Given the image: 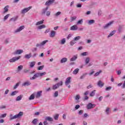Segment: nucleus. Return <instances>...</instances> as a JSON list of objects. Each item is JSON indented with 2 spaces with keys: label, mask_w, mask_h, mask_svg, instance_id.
Here are the masks:
<instances>
[{
  "label": "nucleus",
  "mask_w": 125,
  "mask_h": 125,
  "mask_svg": "<svg viewBox=\"0 0 125 125\" xmlns=\"http://www.w3.org/2000/svg\"><path fill=\"white\" fill-rule=\"evenodd\" d=\"M23 112L20 111L19 113V114L15 115L14 116L12 114H10V118L11 121H12V120H15V119H17L18 118H21V117L23 116Z\"/></svg>",
  "instance_id": "nucleus-1"
},
{
  "label": "nucleus",
  "mask_w": 125,
  "mask_h": 125,
  "mask_svg": "<svg viewBox=\"0 0 125 125\" xmlns=\"http://www.w3.org/2000/svg\"><path fill=\"white\" fill-rule=\"evenodd\" d=\"M48 122H49V123L51 124V122H53V118L49 116L46 117L45 118V121H44L43 124L44 125H49V123H48Z\"/></svg>",
  "instance_id": "nucleus-2"
},
{
  "label": "nucleus",
  "mask_w": 125,
  "mask_h": 125,
  "mask_svg": "<svg viewBox=\"0 0 125 125\" xmlns=\"http://www.w3.org/2000/svg\"><path fill=\"white\" fill-rule=\"evenodd\" d=\"M60 85H63V82L61 81L60 83L56 84L55 85H53L52 89L54 90H55V89H57V88H58Z\"/></svg>",
  "instance_id": "nucleus-3"
},
{
  "label": "nucleus",
  "mask_w": 125,
  "mask_h": 125,
  "mask_svg": "<svg viewBox=\"0 0 125 125\" xmlns=\"http://www.w3.org/2000/svg\"><path fill=\"white\" fill-rule=\"evenodd\" d=\"M46 42H48V40H45L41 42L40 43L36 44V46L37 47H41L42 46H43V45L46 44Z\"/></svg>",
  "instance_id": "nucleus-4"
},
{
  "label": "nucleus",
  "mask_w": 125,
  "mask_h": 125,
  "mask_svg": "<svg viewBox=\"0 0 125 125\" xmlns=\"http://www.w3.org/2000/svg\"><path fill=\"white\" fill-rule=\"evenodd\" d=\"M20 58H21V56L13 57L12 59L9 60V62H10V63H13V62H16V61L19 60Z\"/></svg>",
  "instance_id": "nucleus-5"
},
{
  "label": "nucleus",
  "mask_w": 125,
  "mask_h": 125,
  "mask_svg": "<svg viewBox=\"0 0 125 125\" xmlns=\"http://www.w3.org/2000/svg\"><path fill=\"white\" fill-rule=\"evenodd\" d=\"M95 106H96V104L90 103L87 105L86 107L88 110H90L91 109H93Z\"/></svg>",
  "instance_id": "nucleus-6"
},
{
  "label": "nucleus",
  "mask_w": 125,
  "mask_h": 125,
  "mask_svg": "<svg viewBox=\"0 0 125 125\" xmlns=\"http://www.w3.org/2000/svg\"><path fill=\"white\" fill-rule=\"evenodd\" d=\"M31 8H32V6H29V7L25 8L21 10V13H22V14H25V13H27V12H28V11H29V10H30Z\"/></svg>",
  "instance_id": "nucleus-7"
},
{
  "label": "nucleus",
  "mask_w": 125,
  "mask_h": 125,
  "mask_svg": "<svg viewBox=\"0 0 125 125\" xmlns=\"http://www.w3.org/2000/svg\"><path fill=\"white\" fill-rule=\"evenodd\" d=\"M113 23H114V21H110L109 22L106 24L103 27V29H104V30L108 29V28H109L110 26H111Z\"/></svg>",
  "instance_id": "nucleus-8"
},
{
  "label": "nucleus",
  "mask_w": 125,
  "mask_h": 125,
  "mask_svg": "<svg viewBox=\"0 0 125 125\" xmlns=\"http://www.w3.org/2000/svg\"><path fill=\"white\" fill-rule=\"evenodd\" d=\"M25 28V26L24 25L20 26L19 28L15 30L14 33L15 34H17V33H20L22 30H24Z\"/></svg>",
  "instance_id": "nucleus-9"
},
{
  "label": "nucleus",
  "mask_w": 125,
  "mask_h": 125,
  "mask_svg": "<svg viewBox=\"0 0 125 125\" xmlns=\"http://www.w3.org/2000/svg\"><path fill=\"white\" fill-rule=\"evenodd\" d=\"M54 1H55V0H48L45 2V5L49 6V5H51V4H52Z\"/></svg>",
  "instance_id": "nucleus-10"
},
{
  "label": "nucleus",
  "mask_w": 125,
  "mask_h": 125,
  "mask_svg": "<svg viewBox=\"0 0 125 125\" xmlns=\"http://www.w3.org/2000/svg\"><path fill=\"white\" fill-rule=\"evenodd\" d=\"M104 83L102 82L101 80L99 81L97 83V85L98 86H99V87H103V86H104Z\"/></svg>",
  "instance_id": "nucleus-11"
},
{
  "label": "nucleus",
  "mask_w": 125,
  "mask_h": 125,
  "mask_svg": "<svg viewBox=\"0 0 125 125\" xmlns=\"http://www.w3.org/2000/svg\"><path fill=\"white\" fill-rule=\"evenodd\" d=\"M21 53H23V50H17L13 53V54L14 55H17V54H21Z\"/></svg>",
  "instance_id": "nucleus-12"
},
{
  "label": "nucleus",
  "mask_w": 125,
  "mask_h": 125,
  "mask_svg": "<svg viewBox=\"0 0 125 125\" xmlns=\"http://www.w3.org/2000/svg\"><path fill=\"white\" fill-rule=\"evenodd\" d=\"M39 73H36L32 78H30V80L33 81L34 80H36V79H37V78H39Z\"/></svg>",
  "instance_id": "nucleus-13"
},
{
  "label": "nucleus",
  "mask_w": 125,
  "mask_h": 125,
  "mask_svg": "<svg viewBox=\"0 0 125 125\" xmlns=\"http://www.w3.org/2000/svg\"><path fill=\"white\" fill-rule=\"evenodd\" d=\"M69 83H71V77H70L66 79L65 84V85H68Z\"/></svg>",
  "instance_id": "nucleus-14"
},
{
  "label": "nucleus",
  "mask_w": 125,
  "mask_h": 125,
  "mask_svg": "<svg viewBox=\"0 0 125 125\" xmlns=\"http://www.w3.org/2000/svg\"><path fill=\"white\" fill-rule=\"evenodd\" d=\"M47 9H48V7H46V8H43L42 9V15H44L45 13H46V11H47Z\"/></svg>",
  "instance_id": "nucleus-15"
},
{
  "label": "nucleus",
  "mask_w": 125,
  "mask_h": 125,
  "mask_svg": "<svg viewBox=\"0 0 125 125\" xmlns=\"http://www.w3.org/2000/svg\"><path fill=\"white\" fill-rule=\"evenodd\" d=\"M42 91H38L37 93V94L36 95V98H40V97L42 96Z\"/></svg>",
  "instance_id": "nucleus-16"
},
{
  "label": "nucleus",
  "mask_w": 125,
  "mask_h": 125,
  "mask_svg": "<svg viewBox=\"0 0 125 125\" xmlns=\"http://www.w3.org/2000/svg\"><path fill=\"white\" fill-rule=\"evenodd\" d=\"M70 30L72 31H77L78 30V26L74 25L70 27Z\"/></svg>",
  "instance_id": "nucleus-17"
},
{
  "label": "nucleus",
  "mask_w": 125,
  "mask_h": 125,
  "mask_svg": "<svg viewBox=\"0 0 125 125\" xmlns=\"http://www.w3.org/2000/svg\"><path fill=\"white\" fill-rule=\"evenodd\" d=\"M77 59H78V55L73 56V57L70 59V61H76Z\"/></svg>",
  "instance_id": "nucleus-18"
},
{
  "label": "nucleus",
  "mask_w": 125,
  "mask_h": 125,
  "mask_svg": "<svg viewBox=\"0 0 125 125\" xmlns=\"http://www.w3.org/2000/svg\"><path fill=\"white\" fill-rule=\"evenodd\" d=\"M56 34V32L55 31L52 30L50 34V38H54V37H55Z\"/></svg>",
  "instance_id": "nucleus-19"
},
{
  "label": "nucleus",
  "mask_w": 125,
  "mask_h": 125,
  "mask_svg": "<svg viewBox=\"0 0 125 125\" xmlns=\"http://www.w3.org/2000/svg\"><path fill=\"white\" fill-rule=\"evenodd\" d=\"M31 82H30L29 81H26L23 84H22V85H24V86H28V85H31Z\"/></svg>",
  "instance_id": "nucleus-20"
},
{
  "label": "nucleus",
  "mask_w": 125,
  "mask_h": 125,
  "mask_svg": "<svg viewBox=\"0 0 125 125\" xmlns=\"http://www.w3.org/2000/svg\"><path fill=\"white\" fill-rule=\"evenodd\" d=\"M8 8H9V5L5 6V7L4 8V11H3V13H6V12H8Z\"/></svg>",
  "instance_id": "nucleus-21"
},
{
  "label": "nucleus",
  "mask_w": 125,
  "mask_h": 125,
  "mask_svg": "<svg viewBox=\"0 0 125 125\" xmlns=\"http://www.w3.org/2000/svg\"><path fill=\"white\" fill-rule=\"evenodd\" d=\"M95 23V21L94 20H90L88 21V25H92Z\"/></svg>",
  "instance_id": "nucleus-22"
},
{
  "label": "nucleus",
  "mask_w": 125,
  "mask_h": 125,
  "mask_svg": "<svg viewBox=\"0 0 125 125\" xmlns=\"http://www.w3.org/2000/svg\"><path fill=\"white\" fill-rule=\"evenodd\" d=\"M22 98H23V95H21L18 96L16 98V101H20V100H22Z\"/></svg>",
  "instance_id": "nucleus-23"
},
{
  "label": "nucleus",
  "mask_w": 125,
  "mask_h": 125,
  "mask_svg": "<svg viewBox=\"0 0 125 125\" xmlns=\"http://www.w3.org/2000/svg\"><path fill=\"white\" fill-rule=\"evenodd\" d=\"M67 61H68V59H67L66 58H63L62 59L60 62H61V63H66V62H67Z\"/></svg>",
  "instance_id": "nucleus-24"
},
{
  "label": "nucleus",
  "mask_w": 125,
  "mask_h": 125,
  "mask_svg": "<svg viewBox=\"0 0 125 125\" xmlns=\"http://www.w3.org/2000/svg\"><path fill=\"white\" fill-rule=\"evenodd\" d=\"M115 33H116V30L112 31L110 33L109 35L107 36V38H110V37L114 36Z\"/></svg>",
  "instance_id": "nucleus-25"
},
{
  "label": "nucleus",
  "mask_w": 125,
  "mask_h": 125,
  "mask_svg": "<svg viewBox=\"0 0 125 125\" xmlns=\"http://www.w3.org/2000/svg\"><path fill=\"white\" fill-rule=\"evenodd\" d=\"M17 19H18V17H15L12 18L10 19V22H11L12 21H13V22H15V21H16Z\"/></svg>",
  "instance_id": "nucleus-26"
},
{
  "label": "nucleus",
  "mask_w": 125,
  "mask_h": 125,
  "mask_svg": "<svg viewBox=\"0 0 125 125\" xmlns=\"http://www.w3.org/2000/svg\"><path fill=\"white\" fill-rule=\"evenodd\" d=\"M36 65V62H30V68H33V67Z\"/></svg>",
  "instance_id": "nucleus-27"
},
{
  "label": "nucleus",
  "mask_w": 125,
  "mask_h": 125,
  "mask_svg": "<svg viewBox=\"0 0 125 125\" xmlns=\"http://www.w3.org/2000/svg\"><path fill=\"white\" fill-rule=\"evenodd\" d=\"M35 99V93L31 94L29 98V100H34Z\"/></svg>",
  "instance_id": "nucleus-28"
},
{
  "label": "nucleus",
  "mask_w": 125,
  "mask_h": 125,
  "mask_svg": "<svg viewBox=\"0 0 125 125\" xmlns=\"http://www.w3.org/2000/svg\"><path fill=\"white\" fill-rule=\"evenodd\" d=\"M83 20L81 19L80 20H79L77 21V25H82V24H83Z\"/></svg>",
  "instance_id": "nucleus-29"
},
{
  "label": "nucleus",
  "mask_w": 125,
  "mask_h": 125,
  "mask_svg": "<svg viewBox=\"0 0 125 125\" xmlns=\"http://www.w3.org/2000/svg\"><path fill=\"white\" fill-rule=\"evenodd\" d=\"M105 112L106 115H109V114H110V108L106 107L105 110Z\"/></svg>",
  "instance_id": "nucleus-30"
},
{
  "label": "nucleus",
  "mask_w": 125,
  "mask_h": 125,
  "mask_svg": "<svg viewBox=\"0 0 125 125\" xmlns=\"http://www.w3.org/2000/svg\"><path fill=\"white\" fill-rule=\"evenodd\" d=\"M23 69V65H20L17 68V72H20Z\"/></svg>",
  "instance_id": "nucleus-31"
},
{
  "label": "nucleus",
  "mask_w": 125,
  "mask_h": 125,
  "mask_svg": "<svg viewBox=\"0 0 125 125\" xmlns=\"http://www.w3.org/2000/svg\"><path fill=\"white\" fill-rule=\"evenodd\" d=\"M79 71H80V69H79V68H76V69H75L74 70V71H73V74L74 75H77V74H78V73H79Z\"/></svg>",
  "instance_id": "nucleus-32"
},
{
  "label": "nucleus",
  "mask_w": 125,
  "mask_h": 125,
  "mask_svg": "<svg viewBox=\"0 0 125 125\" xmlns=\"http://www.w3.org/2000/svg\"><path fill=\"white\" fill-rule=\"evenodd\" d=\"M19 92V91H14L12 92V93L11 94V96H14V95H16L17 93H18Z\"/></svg>",
  "instance_id": "nucleus-33"
},
{
  "label": "nucleus",
  "mask_w": 125,
  "mask_h": 125,
  "mask_svg": "<svg viewBox=\"0 0 125 125\" xmlns=\"http://www.w3.org/2000/svg\"><path fill=\"white\" fill-rule=\"evenodd\" d=\"M32 57V55H31V53H29V54H26L25 55V58H27V59H30Z\"/></svg>",
  "instance_id": "nucleus-34"
},
{
  "label": "nucleus",
  "mask_w": 125,
  "mask_h": 125,
  "mask_svg": "<svg viewBox=\"0 0 125 125\" xmlns=\"http://www.w3.org/2000/svg\"><path fill=\"white\" fill-rule=\"evenodd\" d=\"M95 90L92 91L91 93H90V96H91V97H93V96H94V95H95Z\"/></svg>",
  "instance_id": "nucleus-35"
},
{
  "label": "nucleus",
  "mask_w": 125,
  "mask_h": 125,
  "mask_svg": "<svg viewBox=\"0 0 125 125\" xmlns=\"http://www.w3.org/2000/svg\"><path fill=\"white\" fill-rule=\"evenodd\" d=\"M46 26H45V25L43 24L42 25L39 26L38 28L39 30H41V29H43L44 28H46Z\"/></svg>",
  "instance_id": "nucleus-36"
},
{
  "label": "nucleus",
  "mask_w": 125,
  "mask_h": 125,
  "mask_svg": "<svg viewBox=\"0 0 125 125\" xmlns=\"http://www.w3.org/2000/svg\"><path fill=\"white\" fill-rule=\"evenodd\" d=\"M38 121H39L38 120V119H35L32 121V124L33 125H36L37 123H38Z\"/></svg>",
  "instance_id": "nucleus-37"
},
{
  "label": "nucleus",
  "mask_w": 125,
  "mask_h": 125,
  "mask_svg": "<svg viewBox=\"0 0 125 125\" xmlns=\"http://www.w3.org/2000/svg\"><path fill=\"white\" fill-rule=\"evenodd\" d=\"M43 68H44V65H41L38 67L37 70L38 71H41V70H42Z\"/></svg>",
  "instance_id": "nucleus-38"
},
{
  "label": "nucleus",
  "mask_w": 125,
  "mask_h": 125,
  "mask_svg": "<svg viewBox=\"0 0 125 125\" xmlns=\"http://www.w3.org/2000/svg\"><path fill=\"white\" fill-rule=\"evenodd\" d=\"M86 75H87V73H84L83 74L80 78V80H83V79H84V78L85 77V76H86Z\"/></svg>",
  "instance_id": "nucleus-39"
},
{
  "label": "nucleus",
  "mask_w": 125,
  "mask_h": 125,
  "mask_svg": "<svg viewBox=\"0 0 125 125\" xmlns=\"http://www.w3.org/2000/svg\"><path fill=\"white\" fill-rule=\"evenodd\" d=\"M59 118V114H56L55 116H54V119L56 121H58Z\"/></svg>",
  "instance_id": "nucleus-40"
},
{
  "label": "nucleus",
  "mask_w": 125,
  "mask_h": 125,
  "mask_svg": "<svg viewBox=\"0 0 125 125\" xmlns=\"http://www.w3.org/2000/svg\"><path fill=\"white\" fill-rule=\"evenodd\" d=\"M65 42H66V39L65 38H63L61 40V44H65Z\"/></svg>",
  "instance_id": "nucleus-41"
},
{
  "label": "nucleus",
  "mask_w": 125,
  "mask_h": 125,
  "mask_svg": "<svg viewBox=\"0 0 125 125\" xmlns=\"http://www.w3.org/2000/svg\"><path fill=\"white\" fill-rule=\"evenodd\" d=\"M123 29V27L121 25H119L118 27V31L119 33H122V29Z\"/></svg>",
  "instance_id": "nucleus-42"
},
{
  "label": "nucleus",
  "mask_w": 125,
  "mask_h": 125,
  "mask_svg": "<svg viewBox=\"0 0 125 125\" xmlns=\"http://www.w3.org/2000/svg\"><path fill=\"white\" fill-rule=\"evenodd\" d=\"M85 64H88L89 63V58L87 57L85 60Z\"/></svg>",
  "instance_id": "nucleus-43"
},
{
  "label": "nucleus",
  "mask_w": 125,
  "mask_h": 125,
  "mask_svg": "<svg viewBox=\"0 0 125 125\" xmlns=\"http://www.w3.org/2000/svg\"><path fill=\"white\" fill-rule=\"evenodd\" d=\"M19 84H20V83H17L16 84L14 85L13 89H16V88L19 86Z\"/></svg>",
  "instance_id": "nucleus-44"
},
{
  "label": "nucleus",
  "mask_w": 125,
  "mask_h": 125,
  "mask_svg": "<svg viewBox=\"0 0 125 125\" xmlns=\"http://www.w3.org/2000/svg\"><path fill=\"white\" fill-rule=\"evenodd\" d=\"M101 73H102V70H99V72L96 73L94 75L95 77H97V76H99Z\"/></svg>",
  "instance_id": "nucleus-45"
},
{
  "label": "nucleus",
  "mask_w": 125,
  "mask_h": 125,
  "mask_svg": "<svg viewBox=\"0 0 125 125\" xmlns=\"http://www.w3.org/2000/svg\"><path fill=\"white\" fill-rule=\"evenodd\" d=\"M41 24H43V20L40 21L36 23V25H41Z\"/></svg>",
  "instance_id": "nucleus-46"
},
{
  "label": "nucleus",
  "mask_w": 125,
  "mask_h": 125,
  "mask_svg": "<svg viewBox=\"0 0 125 125\" xmlns=\"http://www.w3.org/2000/svg\"><path fill=\"white\" fill-rule=\"evenodd\" d=\"M46 72H43V73H39V77H42V76H44V75H46Z\"/></svg>",
  "instance_id": "nucleus-47"
},
{
  "label": "nucleus",
  "mask_w": 125,
  "mask_h": 125,
  "mask_svg": "<svg viewBox=\"0 0 125 125\" xmlns=\"http://www.w3.org/2000/svg\"><path fill=\"white\" fill-rule=\"evenodd\" d=\"M10 16V14H8L4 17V20H7L8 18Z\"/></svg>",
  "instance_id": "nucleus-48"
},
{
  "label": "nucleus",
  "mask_w": 125,
  "mask_h": 125,
  "mask_svg": "<svg viewBox=\"0 0 125 125\" xmlns=\"http://www.w3.org/2000/svg\"><path fill=\"white\" fill-rule=\"evenodd\" d=\"M7 114L6 113H4L3 114H2L0 116V118L1 119L2 118H5V117H6V115Z\"/></svg>",
  "instance_id": "nucleus-49"
},
{
  "label": "nucleus",
  "mask_w": 125,
  "mask_h": 125,
  "mask_svg": "<svg viewBox=\"0 0 125 125\" xmlns=\"http://www.w3.org/2000/svg\"><path fill=\"white\" fill-rule=\"evenodd\" d=\"M77 19V17L74 16L71 18V22H73L74 20Z\"/></svg>",
  "instance_id": "nucleus-50"
},
{
  "label": "nucleus",
  "mask_w": 125,
  "mask_h": 125,
  "mask_svg": "<svg viewBox=\"0 0 125 125\" xmlns=\"http://www.w3.org/2000/svg\"><path fill=\"white\" fill-rule=\"evenodd\" d=\"M79 40H81V36H77L74 38V41H79Z\"/></svg>",
  "instance_id": "nucleus-51"
},
{
  "label": "nucleus",
  "mask_w": 125,
  "mask_h": 125,
  "mask_svg": "<svg viewBox=\"0 0 125 125\" xmlns=\"http://www.w3.org/2000/svg\"><path fill=\"white\" fill-rule=\"evenodd\" d=\"M111 89H112V86H108L105 88V90H106V91H109Z\"/></svg>",
  "instance_id": "nucleus-52"
},
{
  "label": "nucleus",
  "mask_w": 125,
  "mask_h": 125,
  "mask_svg": "<svg viewBox=\"0 0 125 125\" xmlns=\"http://www.w3.org/2000/svg\"><path fill=\"white\" fill-rule=\"evenodd\" d=\"M87 52H83L81 54V55L82 56H86V55H87Z\"/></svg>",
  "instance_id": "nucleus-53"
},
{
  "label": "nucleus",
  "mask_w": 125,
  "mask_h": 125,
  "mask_svg": "<svg viewBox=\"0 0 125 125\" xmlns=\"http://www.w3.org/2000/svg\"><path fill=\"white\" fill-rule=\"evenodd\" d=\"M61 14V12H58L56 14H55V16H56V17H58L59 15H60Z\"/></svg>",
  "instance_id": "nucleus-54"
},
{
  "label": "nucleus",
  "mask_w": 125,
  "mask_h": 125,
  "mask_svg": "<svg viewBox=\"0 0 125 125\" xmlns=\"http://www.w3.org/2000/svg\"><path fill=\"white\" fill-rule=\"evenodd\" d=\"M58 96V91H56L54 95V97H57Z\"/></svg>",
  "instance_id": "nucleus-55"
},
{
  "label": "nucleus",
  "mask_w": 125,
  "mask_h": 125,
  "mask_svg": "<svg viewBox=\"0 0 125 125\" xmlns=\"http://www.w3.org/2000/svg\"><path fill=\"white\" fill-rule=\"evenodd\" d=\"M80 98H81V97H80V95H76V96L75 97L76 100H79L80 99Z\"/></svg>",
  "instance_id": "nucleus-56"
},
{
  "label": "nucleus",
  "mask_w": 125,
  "mask_h": 125,
  "mask_svg": "<svg viewBox=\"0 0 125 125\" xmlns=\"http://www.w3.org/2000/svg\"><path fill=\"white\" fill-rule=\"evenodd\" d=\"M117 74L120 76L122 74V71L121 70L117 71Z\"/></svg>",
  "instance_id": "nucleus-57"
},
{
  "label": "nucleus",
  "mask_w": 125,
  "mask_h": 125,
  "mask_svg": "<svg viewBox=\"0 0 125 125\" xmlns=\"http://www.w3.org/2000/svg\"><path fill=\"white\" fill-rule=\"evenodd\" d=\"M75 43H76V42H75V41H71L70 42V45H73Z\"/></svg>",
  "instance_id": "nucleus-58"
},
{
  "label": "nucleus",
  "mask_w": 125,
  "mask_h": 125,
  "mask_svg": "<svg viewBox=\"0 0 125 125\" xmlns=\"http://www.w3.org/2000/svg\"><path fill=\"white\" fill-rule=\"evenodd\" d=\"M46 16H49L50 15V11H48L46 12Z\"/></svg>",
  "instance_id": "nucleus-59"
},
{
  "label": "nucleus",
  "mask_w": 125,
  "mask_h": 125,
  "mask_svg": "<svg viewBox=\"0 0 125 125\" xmlns=\"http://www.w3.org/2000/svg\"><path fill=\"white\" fill-rule=\"evenodd\" d=\"M80 105L79 104H77L76 106H75V109L76 110H78V109H79L80 108Z\"/></svg>",
  "instance_id": "nucleus-60"
},
{
  "label": "nucleus",
  "mask_w": 125,
  "mask_h": 125,
  "mask_svg": "<svg viewBox=\"0 0 125 125\" xmlns=\"http://www.w3.org/2000/svg\"><path fill=\"white\" fill-rule=\"evenodd\" d=\"M89 93V91H86L84 93V95H85V96H86Z\"/></svg>",
  "instance_id": "nucleus-61"
},
{
  "label": "nucleus",
  "mask_w": 125,
  "mask_h": 125,
  "mask_svg": "<svg viewBox=\"0 0 125 125\" xmlns=\"http://www.w3.org/2000/svg\"><path fill=\"white\" fill-rule=\"evenodd\" d=\"M37 48H33L32 49V52H35V51H37Z\"/></svg>",
  "instance_id": "nucleus-62"
},
{
  "label": "nucleus",
  "mask_w": 125,
  "mask_h": 125,
  "mask_svg": "<svg viewBox=\"0 0 125 125\" xmlns=\"http://www.w3.org/2000/svg\"><path fill=\"white\" fill-rule=\"evenodd\" d=\"M99 101H102V99H103V97L101 96L99 98Z\"/></svg>",
  "instance_id": "nucleus-63"
},
{
  "label": "nucleus",
  "mask_w": 125,
  "mask_h": 125,
  "mask_svg": "<svg viewBox=\"0 0 125 125\" xmlns=\"http://www.w3.org/2000/svg\"><path fill=\"white\" fill-rule=\"evenodd\" d=\"M122 88H125V80L123 85L122 86Z\"/></svg>",
  "instance_id": "nucleus-64"
}]
</instances>
